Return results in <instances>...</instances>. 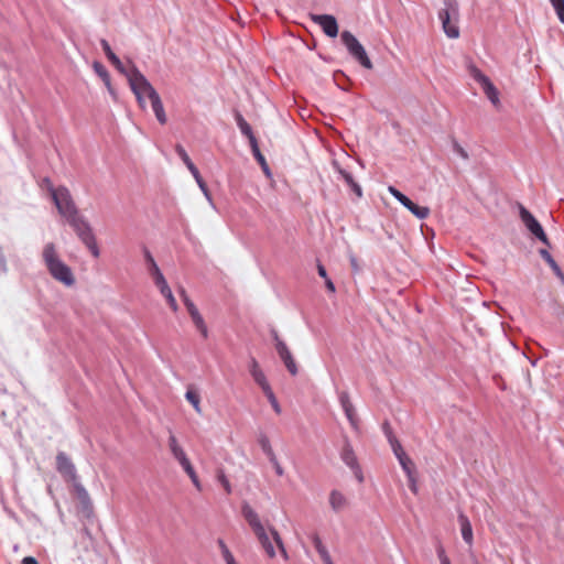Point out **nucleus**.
<instances>
[{
    "label": "nucleus",
    "mask_w": 564,
    "mask_h": 564,
    "mask_svg": "<svg viewBox=\"0 0 564 564\" xmlns=\"http://www.w3.org/2000/svg\"><path fill=\"white\" fill-rule=\"evenodd\" d=\"M100 44H101V47L107 56V58L109 59V62L122 74H124L127 76V74L129 73L128 70H126L123 64L121 63V61L119 59V57L112 52L109 43L106 41V40H101L100 41Z\"/></svg>",
    "instance_id": "nucleus-17"
},
{
    "label": "nucleus",
    "mask_w": 564,
    "mask_h": 564,
    "mask_svg": "<svg viewBox=\"0 0 564 564\" xmlns=\"http://www.w3.org/2000/svg\"><path fill=\"white\" fill-rule=\"evenodd\" d=\"M162 295L164 296V299L166 300L169 306L171 307V310L173 312H176L178 310V305H177V302L171 291V289L167 290V292H163Z\"/></svg>",
    "instance_id": "nucleus-34"
},
{
    "label": "nucleus",
    "mask_w": 564,
    "mask_h": 564,
    "mask_svg": "<svg viewBox=\"0 0 564 564\" xmlns=\"http://www.w3.org/2000/svg\"><path fill=\"white\" fill-rule=\"evenodd\" d=\"M181 296H182L183 302H184V304H185V306H186V307L188 306V303H193V302L191 301V299L187 296V294H186V292H185V290H184V289H182V290H181Z\"/></svg>",
    "instance_id": "nucleus-56"
},
{
    "label": "nucleus",
    "mask_w": 564,
    "mask_h": 564,
    "mask_svg": "<svg viewBox=\"0 0 564 564\" xmlns=\"http://www.w3.org/2000/svg\"><path fill=\"white\" fill-rule=\"evenodd\" d=\"M325 285L329 292L334 293L336 291L335 285L329 278H326Z\"/></svg>",
    "instance_id": "nucleus-54"
},
{
    "label": "nucleus",
    "mask_w": 564,
    "mask_h": 564,
    "mask_svg": "<svg viewBox=\"0 0 564 564\" xmlns=\"http://www.w3.org/2000/svg\"><path fill=\"white\" fill-rule=\"evenodd\" d=\"M275 471L279 476L283 475V468L280 466L279 463L275 462Z\"/></svg>",
    "instance_id": "nucleus-58"
},
{
    "label": "nucleus",
    "mask_w": 564,
    "mask_h": 564,
    "mask_svg": "<svg viewBox=\"0 0 564 564\" xmlns=\"http://www.w3.org/2000/svg\"><path fill=\"white\" fill-rule=\"evenodd\" d=\"M458 522L460 525V532H462V536H463L464 541L467 544L471 545L473 541H474V535H473V528H471L469 519L464 513H460L458 516Z\"/></svg>",
    "instance_id": "nucleus-18"
},
{
    "label": "nucleus",
    "mask_w": 564,
    "mask_h": 564,
    "mask_svg": "<svg viewBox=\"0 0 564 564\" xmlns=\"http://www.w3.org/2000/svg\"><path fill=\"white\" fill-rule=\"evenodd\" d=\"M241 512L250 528L252 529L253 533L258 538L260 544L264 549L265 553L269 557L275 556L274 547L265 532L264 527L262 525L259 516L257 512L248 505L243 503L241 508Z\"/></svg>",
    "instance_id": "nucleus-3"
},
{
    "label": "nucleus",
    "mask_w": 564,
    "mask_h": 564,
    "mask_svg": "<svg viewBox=\"0 0 564 564\" xmlns=\"http://www.w3.org/2000/svg\"><path fill=\"white\" fill-rule=\"evenodd\" d=\"M40 186L43 189H46L51 197L54 195V191H57V187L53 185L52 181L48 177L43 178L41 181Z\"/></svg>",
    "instance_id": "nucleus-38"
},
{
    "label": "nucleus",
    "mask_w": 564,
    "mask_h": 564,
    "mask_svg": "<svg viewBox=\"0 0 564 564\" xmlns=\"http://www.w3.org/2000/svg\"><path fill=\"white\" fill-rule=\"evenodd\" d=\"M52 199L62 217L65 219L78 213V209L72 198L70 192L65 186H58L57 191H54Z\"/></svg>",
    "instance_id": "nucleus-7"
},
{
    "label": "nucleus",
    "mask_w": 564,
    "mask_h": 564,
    "mask_svg": "<svg viewBox=\"0 0 564 564\" xmlns=\"http://www.w3.org/2000/svg\"><path fill=\"white\" fill-rule=\"evenodd\" d=\"M144 257H145V260L148 262V271H149L151 276H154V275H158V274L162 273L160 268L158 267L154 258L152 257V254L150 253L149 250H145Z\"/></svg>",
    "instance_id": "nucleus-27"
},
{
    "label": "nucleus",
    "mask_w": 564,
    "mask_h": 564,
    "mask_svg": "<svg viewBox=\"0 0 564 564\" xmlns=\"http://www.w3.org/2000/svg\"><path fill=\"white\" fill-rule=\"evenodd\" d=\"M127 78L131 90L137 97L139 106L144 109L145 99L148 98L151 102L158 121L161 124H165L167 118L161 98L150 82L145 78V76L135 66H132L127 74Z\"/></svg>",
    "instance_id": "nucleus-1"
},
{
    "label": "nucleus",
    "mask_w": 564,
    "mask_h": 564,
    "mask_svg": "<svg viewBox=\"0 0 564 564\" xmlns=\"http://www.w3.org/2000/svg\"><path fill=\"white\" fill-rule=\"evenodd\" d=\"M312 20L318 24L324 33L329 37H336L338 34V24L336 19L329 14L313 15Z\"/></svg>",
    "instance_id": "nucleus-14"
},
{
    "label": "nucleus",
    "mask_w": 564,
    "mask_h": 564,
    "mask_svg": "<svg viewBox=\"0 0 564 564\" xmlns=\"http://www.w3.org/2000/svg\"><path fill=\"white\" fill-rule=\"evenodd\" d=\"M251 147V150H252V153H253V156L256 158V160L259 162V164L261 165L263 172L269 175L270 174V169L268 166V163L265 161V158L263 156V154L261 153L259 147H258V141L257 139H252V144H250Z\"/></svg>",
    "instance_id": "nucleus-22"
},
{
    "label": "nucleus",
    "mask_w": 564,
    "mask_h": 564,
    "mask_svg": "<svg viewBox=\"0 0 564 564\" xmlns=\"http://www.w3.org/2000/svg\"><path fill=\"white\" fill-rule=\"evenodd\" d=\"M389 193L400 202L408 210H410L419 219H425L430 215V208L414 204L408 196L393 186H389Z\"/></svg>",
    "instance_id": "nucleus-10"
},
{
    "label": "nucleus",
    "mask_w": 564,
    "mask_h": 564,
    "mask_svg": "<svg viewBox=\"0 0 564 564\" xmlns=\"http://www.w3.org/2000/svg\"><path fill=\"white\" fill-rule=\"evenodd\" d=\"M329 505L335 512H338L347 506V499L340 491L332 490L329 494Z\"/></svg>",
    "instance_id": "nucleus-19"
},
{
    "label": "nucleus",
    "mask_w": 564,
    "mask_h": 564,
    "mask_svg": "<svg viewBox=\"0 0 564 564\" xmlns=\"http://www.w3.org/2000/svg\"><path fill=\"white\" fill-rule=\"evenodd\" d=\"M94 68L97 72V74L106 82V84H109V74L106 70V68L100 63H95Z\"/></svg>",
    "instance_id": "nucleus-39"
},
{
    "label": "nucleus",
    "mask_w": 564,
    "mask_h": 564,
    "mask_svg": "<svg viewBox=\"0 0 564 564\" xmlns=\"http://www.w3.org/2000/svg\"><path fill=\"white\" fill-rule=\"evenodd\" d=\"M339 401L344 411L354 406L347 392L340 393Z\"/></svg>",
    "instance_id": "nucleus-41"
},
{
    "label": "nucleus",
    "mask_w": 564,
    "mask_h": 564,
    "mask_svg": "<svg viewBox=\"0 0 564 564\" xmlns=\"http://www.w3.org/2000/svg\"><path fill=\"white\" fill-rule=\"evenodd\" d=\"M216 478L220 482V485L224 487V490L226 491V494L230 495L231 491H232L231 490V485H230L227 476L225 475V473H224V470L221 468L217 469Z\"/></svg>",
    "instance_id": "nucleus-28"
},
{
    "label": "nucleus",
    "mask_w": 564,
    "mask_h": 564,
    "mask_svg": "<svg viewBox=\"0 0 564 564\" xmlns=\"http://www.w3.org/2000/svg\"><path fill=\"white\" fill-rule=\"evenodd\" d=\"M453 148H454V151L464 160H467L469 156H468V153L467 151L458 143V142H454L453 144Z\"/></svg>",
    "instance_id": "nucleus-44"
},
{
    "label": "nucleus",
    "mask_w": 564,
    "mask_h": 564,
    "mask_svg": "<svg viewBox=\"0 0 564 564\" xmlns=\"http://www.w3.org/2000/svg\"><path fill=\"white\" fill-rule=\"evenodd\" d=\"M271 534H272L273 540L276 543L278 547L280 549V552H281L282 556L286 560L288 558V553H286V550L284 549V545H283L281 536L279 535V533L274 529H271Z\"/></svg>",
    "instance_id": "nucleus-36"
},
{
    "label": "nucleus",
    "mask_w": 564,
    "mask_h": 564,
    "mask_svg": "<svg viewBox=\"0 0 564 564\" xmlns=\"http://www.w3.org/2000/svg\"><path fill=\"white\" fill-rule=\"evenodd\" d=\"M56 469L66 482L75 484L77 481V473L72 459L64 453L56 455Z\"/></svg>",
    "instance_id": "nucleus-12"
},
{
    "label": "nucleus",
    "mask_w": 564,
    "mask_h": 564,
    "mask_svg": "<svg viewBox=\"0 0 564 564\" xmlns=\"http://www.w3.org/2000/svg\"><path fill=\"white\" fill-rule=\"evenodd\" d=\"M471 76L477 83L481 85L485 95L492 102V105L498 108L500 106L499 93L490 79L477 67L471 68Z\"/></svg>",
    "instance_id": "nucleus-11"
},
{
    "label": "nucleus",
    "mask_w": 564,
    "mask_h": 564,
    "mask_svg": "<svg viewBox=\"0 0 564 564\" xmlns=\"http://www.w3.org/2000/svg\"><path fill=\"white\" fill-rule=\"evenodd\" d=\"M186 308L191 317L199 313L194 303H188Z\"/></svg>",
    "instance_id": "nucleus-52"
},
{
    "label": "nucleus",
    "mask_w": 564,
    "mask_h": 564,
    "mask_svg": "<svg viewBox=\"0 0 564 564\" xmlns=\"http://www.w3.org/2000/svg\"><path fill=\"white\" fill-rule=\"evenodd\" d=\"M325 564H333L329 553L327 552L325 555L321 557Z\"/></svg>",
    "instance_id": "nucleus-57"
},
{
    "label": "nucleus",
    "mask_w": 564,
    "mask_h": 564,
    "mask_svg": "<svg viewBox=\"0 0 564 564\" xmlns=\"http://www.w3.org/2000/svg\"><path fill=\"white\" fill-rule=\"evenodd\" d=\"M312 542L321 557L328 552L327 549L324 546L321 538L317 534H314L312 536Z\"/></svg>",
    "instance_id": "nucleus-33"
},
{
    "label": "nucleus",
    "mask_w": 564,
    "mask_h": 564,
    "mask_svg": "<svg viewBox=\"0 0 564 564\" xmlns=\"http://www.w3.org/2000/svg\"><path fill=\"white\" fill-rule=\"evenodd\" d=\"M336 167H337L338 173L343 177V180L351 188V191L357 195V197H361L362 196L361 187L359 186V184L357 182H355L352 175L349 172H347L346 170L339 167L338 165H336Z\"/></svg>",
    "instance_id": "nucleus-20"
},
{
    "label": "nucleus",
    "mask_w": 564,
    "mask_h": 564,
    "mask_svg": "<svg viewBox=\"0 0 564 564\" xmlns=\"http://www.w3.org/2000/svg\"><path fill=\"white\" fill-rule=\"evenodd\" d=\"M389 441L391 443V446H392V449L395 454V456L399 458V457H402L401 455L402 454H405L401 444L392 436H389Z\"/></svg>",
    "instance_id": "nucleus-40"
},
{
    "label": "nucleus",
    "mask_w": 564,
    "mask_h": 564,
    "mask_svg": "<svg viewBox=\"0 0 564 564\" xmlns=\"http://www.w3.org/2000/svg\"><path fill=\"white\" fill-rule=\"evenodd\" d=\"M167 444L173 457L178 462L181 466L189 462L185 451L180 445L173 432H170Z\"/></svg>",
    "instance_id": "nucleus-15"
},
{
    "label": "nucleus",
    "mask_w": 564,
    "mask_h": 564,
    "mask_svg": "<svg viewBox=\"0 0 564 564\" xmlns=\"http://www.w3.org/2000/svg\"><path fill=\"white\" fill-rule=\"evenodd\" d=\"M539 253L545 262H549L553 258L546 249H540Z\"/></svg>",
    "instance_id": "nucleus-51"
},
{
    "label": "nucleus",
    "mask_w": 564,
    "mask_h": 564,
    "mask_svg": "<svg viewBox=\"0 0 564 564\" xmlns=\"http://www.w3.org/2000/svg\"><path fill=\"white\" fill-rule=\"evenodd\" d=\"M444 6L445 8L438 13L443 30L449 39H457L459 36V28L457 25L458 2L457 0H444Z\"/></svg>",
    "instance_id": "nucleus-5"
},
{
    "label": "nucleus",
    "mask_w": 564,
    "mask_h": 564,
    "mask_svg": "<svg viewBox=\"0 0 564 564\" xmlns=\"http://www.w3.org/2000/svg\"><path fill=\"white\" fill-rule=\"evenodd\" d=\"M436 551H437V556H438L441 564H451V561H449L448 556L446 555V552L442 545H438Z\"/></svg>",
    "instance_id": "nucleus-43"
},
{
    "label": "nucleus",
    "mask_w": 564,
    "mask_h": 564,
    "mask_svg": "<svg viewBox=\"0 0 564 564\" xmlns=\"http://www.w3.org/2000/svg\"><path fill=\"white\" fill-rule=\"evenodd\" d=\"M340 36L350 55L357 59L365 68L372 69V62L368 57L365 47L359 43L356 36L349 31H344Z\"/></svg>",
    "instance_id": "nucleus-6"
},
{
    "label": "nucleus",
    "mask_w": 564,
    "mask_h": 564,
    "mask_svg": "<svg viewBox=\"0 0 564 564\" xmlns=\"http://www.w3.org/2000/svg\"><path fill=\"white\" fill-rule=\"evenodd\" d=\"M474 564H479L477 560L474 561Z\"/></svg>",
    "instance_id": "nucleus-60"
},
{
    "label": "nucleus",
    "mask_w": 564,
    "mask_h": 564,
    "mask_svg": "<svg viewBox=\"0 0 564 564\" xmlns=\"http://www.w3.org/2000/svg\"><path fill=\"white\" fill-rule=\"evenodd\" d=\"M409 479V487L413 494H417V485H416V478L415 473L411 474V476H408Z\"/></svg>",
    "instance_id": "nucleus-46"
},
{
    "label": "nucleus",
    "mask_w": 564,
    "mask_h": 564,
    "mask_svg": "<svg viewBox=\"0 0 564 564\" xmlns=\"http://www.w3.org/2000/svg\"><path fill=\"white\" fill-rule=\"evenodd\" d=\"M519 214L527 229L545 246H550L549 238L544 232L541 224L535 219V217L522 205H520Z\"/></svg>",
    "instance_id": "nucleus-8"
},
{
    "label": "nucleus",
    "mask_w": 564,
    "mask_h": 564,
    "mask_svg": "<svg viewBox=\"0 0 564 564\" xmlns=\"http://www.w3.org/2000/svg\"><path fill=\"white\" fill-rule=\"evenodd\" d=\"M75 488L77 490L78 497L82 500H84V501L89 500L88 492L86 491V489L83 486H80L79 484L75 482Z\"/></svg>",
    "instance_id": "nucleus-45"
},
{
    "label": "nucleus",
    "mask_w": 564,
    "mask_h": 564,
    "mask_svg": "<svg viewBox=\"0 0 564 564\" xmlns=\"http://www.w3.org/2000/svg\"><path fill=\"white\" fill-rule=\"evenodd\" d=\"M182 468L184 469V471L187 474V476L191 478L193 485L198 489V490H202V485H200V481L198 479V476L196 474V471L194 470V467L192 466L191 462H187L186 464H184L182 466Z\"/></svg>",
    "instance_id": "nucleus-24"
},
{
    "label": "nucleus",
    "mask_w": 564,
    "mask_h": 564,
    "mask_svg": "<svg viewBox=\"0 0 564 564\" xmlns=\"http://www.w3.org/2000/svg\"><path fill=\"white\" fill-rule=\"evenodd\" d=\"M558 20L564 23V0H557L552 3Z\"/></svg>",
    "instance_id": "nucleus-37"
},
{
    "label": "nucleus",
    "mask_w": 564,
    "mask_h": 564,
    "mask_svg": "<svg viewBox=\"0 0 564 564\" xmlns=\"http://www.w3.org/2000/svg\"><path fill=\"white\" fill-rule=\"evenodd\" d=\"M175 151L178 154V156L181 158V160L184 162L186 167L189 166L191 164H193V162H192L191 158L188 156L187 152L185 151V149L181 144H176Z\"/></svg>",
    "instance_id": "nucleus-35"
},
{
    "label": "nucleus",
    "mask_w": 564,
    "mask_h": 564,
    "mask_svg": "<svg viewBox=\"0 0 564 564\" xmlns=\"http://www.w3.org/2000/svg\"><path fill=\"white\" fill-rule=\"evenodd\" d=\"M153 281H154V284L156 285V288L160 290L161 294L163 292H167V290L170 289L164 275L162 273L158 274V275H154L152 276Z\"/></svg>",
    "instance_id": "nucleus-30"
},
{
    "label": "nucleus",
    "mask_w": 564,
    "mask_h": 564,
    "mask_svg": "<svg viewBox=\"0 0 564 564\" xmlns=\"http://www.w3.org/2000/svg\"><path fill=\"white\" fill-rule=\"evenodd\" d=\"M196 183H197V185L199 186V188H200V191L203 192V194L205 195V197H206L209 202H212V194H210V192H209V189H208V187H207L206 182L203 180V177H202V178H199V180H197V181H196Z\"/></svg>",
    "instance_id": "nucleus-42"
},
{
    "label": "nucleus",
    "mask_w": 564,
    "mask_h": 564,
    "mask_svg": "<svg viewBox=\"0 0 564 564\" xmlns=\"http://www.w3.org/2000/svg\"><path fill=\"white\" fill-rule=\"evenodd\" d=\"M401 456L402 457H399V463L406 476H411V474L415 471L414 463L406 454H402Z\"/></svg>",
    "instance_id": "nucleus-26"
},
{
    "label": "nucleus",
    "mask_w": 564,
    "mask_h": 564,
    "mask_svg": "<svg viewBox=\"0 0 564 564\" xmlns=\"http://www.w3.org/2000/svg\"><path fill=\"white\" fill-rule=\"evenodd\" d=\"M43 262L51 276L66 286H73L76 282L75 275L59 257L55 243L47 242L42 250Z\"/></svg>",
    "instance_id": "nucleus-2"
},
{
    "label": "nucleus",
    "mask_w": 564,
    "mask_h": 564,
    "mask_svg": "<svg viewBox=\"0 0 564 564\" xmlns=\"http://www.w3.org/2000/svg\"><path fill=\"white\" fill-rule=\"evenodd\" d=\"M551 269L554 272V274L560 279L561 283L564 285V273L558 267V264H554L553 267H551Z\"/></svg>",
    "instance_id": "nucleus-47"
},
{
    "label": "nucleus",
    "mask_w": 564,
    "mask_h": 564,
    "mask_svg": "<svg viewBox=\"0 0 564 564\" xmlns=\"http://www.w3.org/2000/svg\"><path fill=\"white\" fill-rule=\"evenodd\" d=\"M219 545L226 564H237L234 555L231 554L227 545L223 541H219Z\"/></svg>",
    "instance_id": "nucleus-32"
},
{
    "label": "nucleus",
    "mask_w": 564,
    "mask_h": 564,
    "mask_svg": "<svg viewBox=\"0 0 564 564\" xmlns=\"http://www.w3.org/2000/svg\"><path fill=\"white\" fill-rule=\"evenodd\" d=\"M235 118L241 133L245 134L249 139V143L252 144V139H256V137L250 124L245 120L240 112H236Z\"/></svg>",
    "instance_id": "nucleus-21"
},
{
    "label": "nucleus",
    "mask_w": 564,
    "mask_h": 564,
    "mask_svg": "<svg viewBox=\"0 0 564 564\" xmlns=\"http://www.w3.org/2000/svg\"><path fill=\"white\" fill-rule=\"evenodd\" d=\"M194 325L196 326L197 330L200 333V335L204 337V338H207L208 337V328L204 322V318L203 316L200 315V313L194 315L191 317Z\"/></svg>",
    "instance_id": "nucleus-25"
},
{
    "label": "nucleus",
    "mask_w": 564,
    "mask_h": 564,
    "mask_svg": "<svg viewBox=\"0 0 564 564\" xmlns=\"http://www.w3.org/2000/svg\"><path fill=\"white\" fill-rule=\"evenodd\" d=\"M344 412H345L346 417H347V420L349 421V423H350L351 427H352L354 430H358V423H359V421H358V417H357V413H356V411H355V408L352 406V408H350V409L345 410Z\"/></svg>",
    "instance_id": "nucleus-31"
},
{
    "label": "nucleus",
    "mask_w": 564,
    "mask_h": 564,
    "mask_svg": "<svg viewBox=\"0 0 564 564\" xmlns=\"http://www.w3.org/2000/svg\"><path fill=\"white\" fill-rule=\"evenodd\" d=\"M187 169L189 170V172L194 176L195 181L202 178L200 173H199L198 169L195 166L194 163L191 164L189 166H187Z\"/></svg>",
    "instance_id": "nucleus-48"
},
{
    "label": "nucleus",
    "mask_w": 564,
    "mask_h": 564,
    "mask_svg": "<svg viewBox=\"0 0 564 564\" xmlns=\"http://www.w3.org/2000/svg\"><path fill=\"white\" fill-rule=\"evenodd\" d=\"M186 400L193 405L194 410L200 414L202 408H200V397L199 394L192 389H188L185 394Z\"/></svg>",
    "instance_id": "nucleus-23"
},
{
    "label": "nucleus",
    "mask_w": 564,
    "mask_h": 564,
    "mask_svg": "<svg viewBox=\"0 0 564 564\" xmlns=\"http://www.w3.org/2000/svg\"><path fill=\"white\" fill-rule=\"evenodd\" d=\"M21 564H39V562H37V561H36V558H35V557H33V556H25V557L22 560Z\"/></svg>",
    "instance_id": "nucleus-55"
},
{
    "label": "nucleus",
    "mask_w": 564,
    "mask_h": 564,
    "mask_svg": "<svg viewBox=\"0 0 564 564\" xmlns=\"http://www.w3.org/2000/svg\"><path fill=\"white\" fill-rule=\"evenodd\" d=\"M272 336L274 340L275 350L281 360L283 361L285 368L292 376H296L299 372V368L288 345L279 337L276 332H273Z\"/></svg>",
    "instance_id": "nucleus-9"
},
{
    "label": "nucleus",
    "mask_w": 564,
    "mask_h": 564,
    "mask_svg": "<svg viewBox=\"0 0 564 564\" xmlns=\"http://www.w3.org/2000/svg\"><path fill=\"white\" fill-rule=\"evenodd\" d=\"M550 268L553 267L554 264H556V261L552 258L549 262H546Z\"/></svg>",
    "instance_id": "nucleus-59"
},
{
    "label": "nucleus",
    "mask_w": 564,
    "mask_h": 564,
    "mask_svg": "<svg viewBox=\"0 0 564 564\" xmlns=\"http://www.w3.org/2000/svg\"><path fill=\"white\" fill-rule=\"evenodd\" d=\"M340 458L354 471L356 478L361 482L364 480V475L354 448L348 441L345 442L341 448Z\"/></svg>",
    "instance_id": "nucleus-13"
},
{
    "label": "nucleus",
    "mask_w": 564,
    "mask_h": 564,
    "mask_svg": "<svg viewBox=\"0 0 564 564\" xmlns=\"http://www.w3.org/2000/svg\"><path fill=\"white\" fill-rule=\"evenodd\" d=\"M262 448L265 453L272 456V459L275 460L272 448L268 441L262 442Z\"/></svg>",
    "instance_id": "nucleus-50"
},
{
    "label": "nucleus",
    "mask_w": 564,
    "mask_h": 564,
    "mask_svg": "<svg viewBox=\"0 0 564 564\" xmlns=\"http://www.w3.org/2000/svg\"><path fill=\"white\" fill-rule=\"evenodd\" d=\"M317 272H318L319 276H322L323 279L326 280V278H328L326 269L321 263L317 264Z\"/></svg>",
    "instance_id": "nucleus-53"
},
{
    "label": "nucleus",
    "mask_w": 564,
    "mask_h": 564,
    "mask_svg": "<svg viewBox=\"0 0 564 564\" xmlns=\"http://www.w3.org/2000/svg\"><path fill=\"white\" fill-rule=\"evenodd\" d=\"M66 221L73 227L82 242L90 250L95 258L99 257V248L96 242V238L93 234L91 227L87 220L76 213L66 219Z\"/></svg>",
    "instance_id": "nucleus-4"
},
{
    "label": "nucleus",
    "mask_w": 564,
    "mask_h": 564,
    "mask_svg": "<svg viewBox=\"0 0 564 564\" xmlns=\"http://www.w3.org/2000/svg\"><path fill=\"white\" fill-rule=\"evenodd\" d=\"M263 393L265 394V397L268 398L269 402L271 403L274 412L276 414H280L281 413V408H280V404L271 389V387L267 388L265 390H263Z\"/></svg>",
    "instance_id": "nucleus-29"
},
{
    "label": "nucleus",
    "mask_w": 564,
    "mask_h": 564,
    "mask_svg": "<svg viewBox=\"0 0 564 564\" xmlns=\"http://www.w3.org/2000/svg\"><path fill=\"white\" fill-rule=\"evenodd\" d=\"M349 260H350V264H351L352 271L355 273L359 272L360 268H359V263H358L357 258L354 254H351L349 257Z\"/></svg>",
    "instance_id": "nucleus-49"
},
{
    "label": "nucleus",
    "mask_w": 564,
    "mask_h": 564,
    "mask_svg": "<svg viewBox=\"0 0 564 564\" xmlns=\"http://www.w3.org/2000/svg\"><path fill=\"white\" fill-rule=\"evenodd\" d=\"M249 371H250V375L252 376L253 380L260 386L262 391L270 387V384L265 378V375L261 370L256 358H251L250 365H249Z\"/></svg>",
    "instance_id": "nucleus-16"
}]
</instances>
